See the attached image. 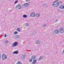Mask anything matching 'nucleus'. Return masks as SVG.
I'll return each mask as SVG.
<instances>
[{
  "label": "nucleus",
  "instance_id": "obj_1",
  "mask_svg": "<svg viewBox=\"0 0 64 64\" xmlns=\"http://www.w3.org/2000/svg\"><path fill=\"white\" fill-rule=\"evenodd\" d=\"M62 3V2H58V1H55L52 4V6H54V7H57L59 5V4Z\"/></svg>",
  "mask_w": 64,
  "mask_h": 64
},
{
  "label": "nucleus",
  "instance_id": "obj_2",
  "mask_svg": "<svg viewBox=\"0 0 64 64\" xmlns=\"http://www.w3.org/2000/svg\"><path fill=\"white\" fill-rule=\"evenodd\" d=\"M18 45V42H15L12 44V47H14L17 46Z\"/></svg>",
  "mask_w": 64,
  "mask_h": 64
},
{
  "label": "nucleus",
  "instance_id": "obj_3",
  "mask_svg": "<svg viewBox=\"0 0 64 64\" xmlns=\"http://www.w3.org/2000/svg\"><path fill=\"white\" fill-rule=\"evenodd\" d=\"M2 59H4V60L6 59H7V56H6V55L3 54L2 55Z\"/></svg>",
  "mask_w": 64,
  "mask_h": 64
},
{
  "label": "nucleus",
  "instance_id": "obj_4",
  "mask_svg": "<svg viewBox=\"0 0 64 64\" xmlns=\"http://www.w3.org/2000/svg\"><path fill=\"white\" fill-rule=\"evenodd\" d=\"M53 33L55 34H58L59 33V31L58 30H56L54 31Z\"/></svg>",
  "mask_w": 64,
  "mask_h": 64
},
{
  "label": "nucleus",
  "instance_id": "obj_5",
  "mask_svg": "<svg viewBox=\"0 0 64 64\" xmlns=\"http://www.w3.org/2000/svg\"><path fill=\"white\" fill-rule=\"evenodd\" d=\"M16 8L18 9H20L22 8V6H21L20 5V4H18L17 6H16Z\"/></svg>",
  "mask_w": 64,
  "mask_h": 64
},
{
  "label": "nucleus",
  "instance_id": "obj_6",
  "mask_svg": "<svg viewBox=\"0 0 64 64\" xmlns=\"http://www.w3.org/2000/svg\"><path fill=\"white\" fill-rule=\"evenodd\" d=\"M59 31L61 33H62L64 32V30L62 28H61L59 30Z\"/></svg>",
  "mask_w": 64,
  "mask_h": 64
},
{
  "label": "nucleus",
  "instance_id": "obj_7",
  "mask_svg": "<svg viewBox=\"0 0 64 64\" xmlns=\"http://www.w3.org/2000/svg\"><path fill=\"white\" fill-rule=\"evenodd\" d=\"M35 13L34 12H32V13H31L30 14V17H35Z\"/></svg>",
  "mask_w": 64,
  "mask_h": 64
},
{
  "label": "nucleus",
  "instance_id": "obj_8",
  "mask_svg": "<svg viewBox=\"0 0 64 64\" xmlns=\"http://www.w3.org/2000/svg\"><path fill=\"white\" fill-rule=\"evenodd\" d=\"M23 6H24V7H28L29 6V4L28 3L24 4H23Z\"/></svg>",
  "mask_w": 64,
  "mask_h": 64
},
{
  "label": "nucleus",
  "instance_id": "obj_9",
  "mask_svg": "<svg viewBox=\"0 0 64 64\" xmlns=\"http://www.w3.org/2000/svg\"><path fill=\"white\" fill-rule=\"evenodd\" d=\"M19 53V51L16 50V51H14L13 52V53L14 54H17Z\"/></svg>",
  "mask_w": 64,
  "mask_h": 64
},
{
  "label": "nucleus",
  "instance_id": "obj_10",
  "mask_svg": "<svg viewBox=\"0 0 64 64\" xmlns=\"http://www.w3.org/2000/svg\"><path fill=\"white\" fill-rule=\"evenodd\" d=\"M43 59V58L42 56H40L39 58L38 59V61H40L41 60Z\"/></svg>",
  "mask_w": 64,
  "mask_h": 64
},
{
  "label": "nucleus",
  "instance_id": "obj_11",
  "mask_svg": "<svg viewBox=\"0 0 64 64\" xmlns=\"http://www.w3.org/2000/svg\"><path fill=\"white\" fill-rule=\"evenodd\" d=\"M36 61H37V59H35V60H34L32 62V64H35L36 63Z\"/></svg>",
  "mask_w": 64,
  "mask_h": 64
},
{
  "label": "nucleus",
  "instance_id": "obj_12",
  "mask_svg": "<svg viewBox=\"0 0 64 64\" xmlns=\"http://www.w3.org/2000/svg\"><path fill=\"white\" fill-rule=\"evenodd\" d=\"M40 41L38 40H37L36 42V44H40Z\"/></svg>",
  "mask_w": 64,
  "mask_h": 64
},
{
  "label": "nucleus",
  "instance_id": "obj_13",
  "mask_svg": "<svg viewBox=\"0 0 64 64\" xmlns=\"http://www.w3.org/2000/svg\"><path fill=\"white\" fill-rule=\"evenodd\" d=\"M60 9H64V6L61 5L60 6Z\"/></svg>",
  "mask_w": 64,
  "mask_h": 64
},
{
  "label": "nucleus",
  "instance_id": "obj_14",
  "mask_svg": "<svg viewBox=\"0 0 64 64\" xmlns=\"http://www.w3.org/2000/svg\"><path fill=\"white\" fill-rule=\"evenodd\" d=\"M25 55H22V59H24L25 58Z\"/></svg>",
  "mask_w": 64,
  "mask_h": 64
},
{
  "label": "nucleus",
  "instance_id": "obj_15",
  "mask_svg": "<svg viewBox=\"0 0 64 64\" xmlns=\"http://www.w3.org/2000/svg\"><path fill=\"white\" fill-rule=\"evenodd\" d=\"M32 58L33 60H34L35 59V58H36V56H33L32 57H31Z\"/></svg>",
  "mask_w": 64,
  "mask_h": 64
},
{
  "label": "nucleus",
  "instance_id": "obj_16",
  "mask_svg": "<svg viewBox=\"0 0 64 64\" xmlns=\"http://www.w3.org/2000/svg\"><path fill=\"white\" fill-rule=\"evenodd\" d=\"M20 37V36L18 35H17L16 36H15V38H19Z\"/></svg>",
  "mask_w": 64,
  "mask_h": 64
},
{
  "label": "nucleus",
  "instance_id": "obj_17",
  "mask_svg": "<svg viewBox=\"0 0 64 64\" xmlns=\"http://www.w3.org/2000/svg\"><path fill=\"white\" fill-rule=\"evenodd\" d=\"M36 17H39V16H40V14L38 13L36 14Z\"/></svg>",
  "mask_w": 64,
  "mask_h": 64
},
{
  "label": "nucleus",
  "instance_id": "obj_18",
  "mask_svg": "<svg viewBox=\"0 0 64 64\" xmlns=\"http://www.w3.org/2000/svg\"><path fill=\"white\" fill-rule=\"evenodd\" d=\"M27 15H25V14H24V15L22 16V17H24V18H26L27 17Z\"/></svg>",
  "mask_w": 64,
  "mask_h": 64
},
{
  "label": "nucleus",
  "instance_id": "obj_19",
  "mask_svg": "<svg viewBox=\"0 0 64 64\" xmlns=\"http://www.w3.org/2000/svg\"><path fill=\"white\" fill-rule=\"evenodd\" d=\"M17 30L18 31V32H20L21 31V30H20V29L19 28H18L17 29Z\"/></svg>",
  "mask_w": 64,
  "mask_h": 64
},
{
  "label": "nucleus",
  "instance_id": "obj_20",
  "mask_svg": "<svg viewBox=\"0 0 64 64\" xmlns=\"http://www.w3.org/2000/svg\"><path fill=\"white\" fill-rule=\"evenodd\" d=\"M26 27L28 26H29V24L28 23H26Z\"/></svg>",
  "mask_w": 64,
  "mask_h": 64
},
{
  "label": "nucleus",
  "instance_id": "obj_21",
  "mask_svg": "<svg viewBox=\"0 0 64 64\" xmlns=\"http://www.w3.org/2000/svg\"><path fill=\"white\" fill-rule=\"evenodd\" d=\"M9 42V41H8L7 40H6L5 42V43H8Z\"/></svg>",
  "mask_w": 64,
  "mask_h": 64
},
{
  "label": "nucleus",
  "instance_id": "obj_22",
  "mask_svg": "<svg viewBox=\"0 0 64 64\" xmlns=\"http://www.w3.org/2000/svg\"><path fill=\"white\" fill-rule=\"evenodd\" d=\"M18 34V32L17 31H15L14 32V34Z\"/></svg>",
  "mask_w": 64,
  "mask_h": 64
},
{
  "label": "nucleus",
  "instance_id": "obj_23",
  "mask_svg": "<svg viewBox=\"0 0 64 64\" xmlns=\"http://www.w3.org/2000/svg\"><path fill=\"white\" fill-rule=\"evenodd\" d=\"M29 61L30 62H31L32 61V60L31 59H30L29 60Z\"/></svg>",
  "mask_w": 64,
  "mask_h": 64
},
{
  "label": "nucleus",
  "instance_id": "obj_24",
  "mask_svg": "<svg viewBox=\"0 0 64 64\" xmlns=\"http://www.w3.org/2000/svg\"><path fill=\"white\" fill-rule=\"evenodd\" d=\"M46 24H44L43 27H46Z\"/></svg>",
  "mask_w": 64,
  "mask_h": 64
},
{
  "label": "nucleus",
  "instance_id": "obj_25",
  "mask_svg": "<svg viewBox=\"0 0 64 64\" xmlns=\"http://www.w3.org/2000/svg\"><path fill=\"white\" fill-rule=\"evenodd\" d=\"M17 2H18V0L16 1L14 3L15 4H16Z\"/></svg>",
  "mask_w": 64,
  "mask_h": 64
},
{
  "label": "nucleus",
  "instance_id": "obj_26",
  "mask_svg": "<svg viewBox=\"0 0 64 64\" xmlns=\"http://www.w3.org/2000/svg\"><path fill=\"white\" fill-rule=\"evenodd\" d=\"M6 36H6V34H5V36H4V37H6Z\"/></svg>",
  "mask_w": 64,
  "mask_h": 64
},
{
  "label": "nucleus",
  "instance_id": "obj_27",
  "mask_svg": "<svg viewBox=\"0 0 64 64\" xmlns=\"http://www.w3.org/2000/svg\"><path fill=\"white\" fill-rule=\"evenodd\" d=\"M58 21V20H56V22H57Z\"/></svg>",
  "mask_w": 64,
  "mask_h": 64
},
{
  "label": "nucleus",
  "instance_id": "obj_28",
  "mask_svg": "<svg viewBox=\"0 0 64 64\" xmlns=\"http://www.w3.org/2000/svg\"><path fill=\"white\" fill-rule=\"evenodd\" d=\"M63 53H64V50L63 51Z\"/></svg>",
  "mask_w": 64,
  "mask_h": 64
},
{
  "label": "nucleus",
  "instance_id": "obj_29",
  "mask_svg": "<svg viewBox=\"0 0 64 64\" xmlns=\"http://www.w3.org/2000/svg\"><path fill=\"white\" fill-rule=\"evenodd\" d=\"M26 2H28V0H26Z\"/></svg>",
  "mask_w": 64,
  "mask_h": 64
},
{
  "label": "nucleus",
  "instance_id": "obj_30",
  "mask_svg": "<svg viewBox=\"0 0 64 64\" xmlns=\"http://www.w3.org/2000/svg\"><path fill=\"white\" fill-rule=\"evenodd\" d=\"M1 58V54H0V59Z\"/></svg>",
  "mask_w": 64,
  "mask_h": 64
},
{
  "label": "nucleus",
  "instance_id": "obj_31",
  "mask_svg": "<svg viewBox=\"0 0 64 64\" xmlns=\"http://www.w3.org/2000/svg\"><path fill=\"white\" fill-rule=\"evenodd\" d=\"M58 0H56V1H58Z\"/></svg>",
  "mask_w": 64,
  "mask_h": 64
},
{
  "label": "nucleus",
  "instance_id": "obj_32",
  "mask_svg": "<svg viewBox=\"0 0 64 64\" xmlns=\"http://www.w3.org/2000/svg\"><path fill=\"white\" fill-rule=\"evenodd\" d=\"M29 0V1H30V0Z\"/></svg>",
  "mask_w": 64,
  "mask_h": 64
}]
</instances>
